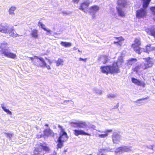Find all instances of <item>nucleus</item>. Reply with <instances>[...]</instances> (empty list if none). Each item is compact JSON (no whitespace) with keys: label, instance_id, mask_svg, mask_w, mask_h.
Returning <instances> with one entry per match:
<instances>
[{"label":"nucleus","instance_id":"21","mask_svg":"<svg viewBox=\"0 0 155 155\" xmlns=\"http://www.w3.org/2000/svg\"><path fill=\"white\" fill-rule=\"evenodd\" d=\"M117 13L118 15L121 16L123 17L125 15L124 12L122 11L121 8L119 7L116 8Z\"/></svg>","mask_w":155,"mask_h":155},{"label":"nucleus","instance_id":"13","mask_svg":"<svg viewBox=\"0 0 155 155\" xmlns=\"http://www.w3.org/2000/svg\"><path fill=\"white\" fill-rule=\"evenodd\" d=\"M131 81L134 84L138 86L144 87L145 84L144 82H141L140 80L134 78H131Z\"/></svg>","mask_w":155,"mask_h":155},{"label":"nucleus","instance_id":"6","mask_svg":"<svg viewBox=\"0 0 155 155\" xmlns=\"http://www.w3.org/2000/svg\"><path fill=\"white\" fill-rule=\"evenodd\" d=\"M38 147L35 148L34 150V153L33 155H39L40 152L42 150L46 152H49L50 149L49 147L46 145H44L43 144L41 143L38 144Z\"/></svg>","mask_w":155,"mask_h":155},{"label":"nucleus","instance_id":"10","mask_svg":"<svg viewBox=\"0 0 155 155\" xmlns=\"http://www.w3.org/2000/svg\"><path fill=\"white\" fill-rule=\"evenodd\" d=\"M143 59L147 62V63H145L144 64V68H143V70L146 69L152 66L153 64L150 61L151 58L150 57L143 58Z\"/></svg>","mask_w":155,"mask_h":155},{"label":"nucleus","instance_id":"2","mask_svg":"<svg viewBox=\"0 0 155 155\" xmlns=\"http://www.w3.org/2000/svg\"><path fill=\"white\" fill-rule=\"evenodd\" d=\"M58 127L60 130L59 136L57 140V148H61L64 145V143L66 141L68 138V136L67 133L65 131L63 127L59 124Z\"/></svg>","mask_w":155,"mask_h":155},{"label":"nucleus","instance_id":"44","mask_svg":"<svg viewBox=\"0 0 155 155\" xmlns=\"http://www.w3.org/2000/svg\"><path fill=\"white\" fill-rule=\"evenodd\" d=\"M79 0H73V1L74 2L78 3L79 2Z\"/></svg>","mask_w":155,"mask_h":155},{"label":"nucleus","instance_id":"33","mask_svg":"<svg viewBox=\"0 0 155 155\" xmlns=\"http://www.w3.org/2000/svg\"><path fill=\"white\" fill-rule=\"evenodd\" d=\"M5 134L7 137L11 138L13 136V134L11 133H5Z\"/></svg>","mask_w":155,"mask_h":155},{"label":"nucleus","instance_id":"14","mask_svg":"<svg viewBox=\"0 0 155 155\" xmlns=\"http://www.w3.org/2000/svg\"><path fill=\"white\" fill-rule=\"evenodd\" d=\"M89 4L90 3L87 1L84 2L81 4L79 9L84 12H86L87 11Z\"/></svg>","mask_w":155,"mask_h":155},{"label":"nucleus","instance_id":"20","mask_svg":"<svg viewBox=\"0 0 155 155\" xmlns=\"http://www.w3.org/2000/svg\"><path fill=\"white\" fill-rule=\"evenodd\" d=\"M137 61V60L136 58H131L127 61V64L129 65H132Z\"/></svg>","mask_w":155,"mask_h":155},{"label":"nucleus","instance_id":"36","mask_svg":"<svg viewBox=\"0 0 155 155\" xmlns=\"http://www.w3.org/2000/svg\"><path fill=\"white\" fill-rule=\"evenodd\" d=\"M44 137V134H37L36 135V138L38 139H39L41 138Z\"/></svg>","mask_w":155,"mask_h":155},{"label":"nucleus","instance_id":"18","mask_svg":"<svg viewBox=\"0 0 155 155\" xmlns=\"http://www.w3.org/2000/svg\"><path fill=\"white\" fill-rule=\"evenodd\" d=\"M89 9L90 13L92 12H96L98 11L99 8L97 5H94L91 6Z\"/></svg>","mask_w":155,"mask_h":155},{"label":"nucleus","instance_id":"4","mask_svg":"<svg viewBox=\"0 0 155 155\" xmlns=\"http://www.w3.org/2000/svg\"><path fill=\"white\" fill-rule=\"evenodd\" d=\"M8 44L5 42L2 43L0 45V53L1 54L12 59L15 58L16 55L13 53L8 52L6 48L8 47Z\"/></svg>","mask_w":155,"mask_h":155},{"label":"nucleus","instance_id":"9","mask_svg":"<svg viewBox=\"0 0 155 155\" xmlns=\"http://www.w3.org/2000/svg\"><path fill=\"white\" fill-rule=\"evenodd\" d=\"M73 132L74 134L78 136L79 135H87L90 136V134L85 132L84 131L81 130L75 129L73 130Z\"/></svg>","mask_w":155,"mask_h":155},{"label":"nucleus","instance_id":"48","mask_svg":"<svg viewBox=\"0 0 155 155\" xmlns=\"http://www.w3.org/2000/svg\"><path fill=\"white\" fill-rule=\"evenodd\" d=\"M67 151V150H64V152H66Z\"/></svg>","mask_w":155,"mask_h":155},{"label":"nucleus","instance_id":"24","mask_svg":"<svg viewBox=\"0 0 155 155\" xmlns=\"http://www.w3.org/2000/svg\"><path fill=\"white\" fill-rule=\"evenodd\" d=\"M101 58L103 59L104 61H103V63L104 64H105L108 62L109 59H108L107 56L105 55L101 57Z\"/></svg>","mask_w":155,"mask_h":155},{"label":"nucleus","instance_id":"3","mask_svg":"<svg viewBox=\"0 0 155 155\" xmlns=\"http://www.w3.org/2000/svg\"><path fill=\"white\" fill-rule=\"evenodd\" d=\"M151 0H141L143 2L142 6L141 8L137 10L136 12V17L138 19L145 17L147 15V8Z\"/></svg>","mask_w":155,"mask_h":155},{"label":"nucleus","instance_id":"42","mask_svg":"<svg viewBox=\"0 0 155 155\" xmlns=\"http://www.w3.org/2000/svg\"><path fill=\"white\" fill-rule=\"evenodd\" d=\"M115 97V96L114 94H112V95H110L108 97H112V98H114V97Z\"/></svg>","mask_w":155,"mask_h":155},{"label":"nucleus","instance_id":"1","mask_svg":"<svg viewBox=\"0 0 155 155\" xmlns=\"http://www.w3.org/2000/svg\"><path fill=\"white\" fill-rule=\"evenodd\" d=\"M101 71L103 73L108 74L119 73L120 72L117 61L113 62L112 65L102 66L100 67Z\"/></svg>","mask_w":155,"mask_h":155},{"label":"nucleus","instance_id":"28","mask_svg":"<svg viewBox=\"0 0 155 155\" xmlns=\"http://www.w3.org/2000/svg\"><path fill=\"white\" fill-rule=\"evenodd\" d=\"M3 110L9 115H12V113L9 110L6 109V108L4 107H2Z\"/></svg>","mask_w":155,"mask_h":155},{"label":"nucleus","instance_id":"5","mask_svg":"<svg viewBox=\"0 0 155 155\" xmlns=\"http://www.w3.org/2000/svg\"><path fill=\"white\" fill-rule=\"evenodd\" d=\"M140 39L137 38H135L134 41V43L131 45V47L133 48L134 51L137 54H140L142 52L143 48H141Z\"/></svg>","mask_w":155,"mask_h":155},{"label":"nucleus","instance_id":"37","mask_svg":"<svg viewBox=\"0 0 155 155\" xmlns=\"http://www.w3.org/2000/svg\"><path fill=\"white\" fill-rule=\"evenodd\" d=\"M29 60H31V61L32 62H33V63H34V62H35V60H34V59L35 58H35V57L33 58V57H29Z\"/></svg>","mask_w":155,"mask_h":155},{"label":"nucleus","instance_id":"35","mask_svg":"<svg viewBox=\"0 0 155 155\" xmlns=\"http://www.w3.org/2000/svg\"><path fill=\"white\" fill-rule=\"evenodd\" d=\"M114 44H117L120 46L122 44V43L121 41H114Z\"/></svg>","mask_w":155,"mask_h":155},{"label":"nucleus","instance_id":"26","mask_svg":"<svg viewBox=\"0 0 155 155\" xmlns=\"http://www.w3.org/2000/svg\"><path fill=\"white\" fill-rule=\"evenodd\" d=\"M150 8L152 14L154 16L153 19V20L155 21V6H151Z\"/></svg>","mask_w":155,"mask_h":155},{"label":"nucleus","instance_id":"38","mask_svg":"<svg viewBox=\"0 0 155 155\" xmlns=\"http://www.w3.org/2000/svg\"><path fill=\"white\" fill-rule=\"evenodd\" d=\"M46 67L48 70H50L51 69V67L49 65H47L46 63V65L45 66L44 65V66H43V67Z\"/></svg>","mask_w":155,"mask_h":155},{"label":"nucleus","instance_id":"27","mask_svg":"<svg viewBox=\"0 0 155 155\" xmlns=\"http://www.w3.org/2000/svg\"><path fill=\"white\" fill-rule=\"evenodd\" d=\"M106 150V149H100L98 150V155H104L103 153Z\"/></svg>","mask_w":155,"mask_h":155},{"label":"nucleus","instance_id":"19","mask_svg":"<svg viewBox=\"0 0 155 155\" xmlns=\"http://www.w3.org/2000/svg\"><path fill=\"white\" fill-rule=\"evenodd\" d=\"M112 138L113 142L116 143L117 142L119 141L120 137L118 134H114L112 136Z\"/></svg>","mask_w":155,"mask_h":155},{"label":"nucleus","instance_id":"17","mask_svg":"<svg viewBox=\"0 0 155 155\" xmlns=\"http://www.w3.org/2000/svg\"><path fill=\"white\" fill-rule=\"evenodd\" d=\"M126 0H118L117 1V5L122 8H124L127 5Z\"/></svg>","mask_w":155,"mask_h":155},{"label":"nucleus","instance_id":"29","mask_svg":"<svg viewBox=\"0 0 155 155\" xmlns=\"http://www.w3.org/2000/svg\"><path fill=\"white\" fill-rule=\"evenodd\" d=\"M114 38L116 39L118 41L121 42L124 41V39L122 36H120L118 37H115Z\"/></svg>","mask_w":155,"mask_h":155},{"label":"nucleus","instance_id":"25","mask_svg":"<svg viewBox=\"0 0 155 155\" xmlns=\"http://www.w3.org/2000/svg\"><path fill=\"white\" fill-rule=\"evenodd\" d=\"M16 7L12 6L9 9L8 12L9 14L11 15H14V11L15 10Z\"/></svg>","mask_w":155,"mask_h":155},{"label":"nucleus","instance_id":"11","mask_svg":"<svg viewBox=\"0 0 155 155\" xmlns=\"http://www.w3.org/2000/svg\"><path fill=\"white\" fill-rule=\"evenodd\" d=\"M7 33H8L10 37L13 38L18 37L19 35L17 34L13 27L10 29L8 30Z\"/></svg>","mask_w":155,"mask_h":155},{"label":"nucleus","instance_id":"47","mask_svg":"<svg viewBox=\"0 0 155 155\" xmlns=\"http://www.w3.org/2000/svg\"><path fill=\"white\" fill-rule=\"evenodd\" d=\"M78 52H81L82 51H80L79 50H78Z\"/></svg>","mask_w":155,"mask_h":155},{"label":"nucleus","instance_id":"15","mask_svg":"<svg viewBox=\"0 0 155 155\" xmlns=\"http://www.w3.org/2000/svg\"><path fill=\"white\" fill-rule=\"evenodd\" d=\"M30 35L32 38L35 39L38 38L39 37L38 30L35 29H33Z\"/></svg>","mask_w":155,"mask_h":155},{"label":"nucleus","instance_id":"32","mask_svg":"<svg viewBox=\"0 0 155 155\" xmlns=\"http://www.w3.org/2000/svg\"><path fill=\"white\" fill-rule=\"evenodd\" d=\"M139 69V67L138 66H137L133 69V71H134L137 72Z\"/></svg>","mask_w":155,"mask_h":155},{"label":"nucleus","instance_id":"45","mask_svg":"<svg viewBox=\"0 0 155 155\" xmlns=\"http://www.w3.org/2000/svg\"><path fill=\"white\" fill-rule=\"evenodd\" d=\"M45 126L47 127H48V124H46L45 125Z\"/></svg>","mask_w":155,"mask_h":155},{"label":"nucleus","instance_id":"30","mask_svg":"<svg viewBox=\"0 0 155 155\" xmlns=\"http://www.w3.org/2000/svg\"><path fill=\"white\" fill-rule=\"evenodd\" d=\"M150 35L155 38V30L151 29L150 30Z\"/></svg>","mask_w":155,"mask_h":155},{"label":"nucleus","instance_id":"8","mask_svg":"<svg viewBox=\"0 0 155 155\" xmlns=\"http://www.w3.org/2000/svg\"><path fill=\"white\" fill-rule=\"evenodd\" d=\"M38 60H35L34 64L38 67L43 68V66L46 65V62L44 59L42 58H39L37 56H35Z\"/></svg>","mask_w":155,"mask_h":155},{"label":"nucleus","instance_id":"7","mask_svg":"<svg viewBox=\"0 0 155 155\" xmlns=\"http://www.w3.org/2000/svg\"><path fill=\"white\" fill-rule=\"evenodd\" d=\"M71 126L74 128H84L87 125L86 122L83 121H78L76 122H71L70 123Z\"/></svg>","mask_w":155,"mask_h":155},{"label":"nucleus","instance_id":"43","mask_svg":"<svg viewBox=\"0 0 155 155\" xmlns=\"http://www.w3.org/2000/svg\"><path fill=\"white\" fill-rule=\"evenodd\" d=\"M112 130L111 129H110V130H108L106 131V133H109V132H112Z\"/></svg>","mask_w":155,"mask_h":155},{"label":"nucleus","instance_id":"34","mask_svg":"<svg viewBox=\"0 0 155 155\" xmlns=\"http://www.w3.org/2000/svg\"><path fill=\"white\" fill-rule=\"evenodd\" d=\"M108 135V133H106V134H99L98 136L99 137L101 138H104L107 136Z\"/></svg>","mask_w":155,"mask_h":155},{"label":"nucleus","instance_id":"22","mask_svg":"<svg viewBox=\"0 0 155 155\" xmlns=\"http://www.w3.org/2000/svg\"><path fill=\"white\" fill-rule=\"evenodd\" d=\"M61 44L65 47H70L71 46V43L61 41Z\"/></svg>","mask_w":155,"mask_h":155},{"label":"nucleus","instance_id":"12","mask_svg":"<svg viewBox=\"0 0 155 155\" xmlns=\"http://www.w3.org/2000/svg\"><path fill=\"white\" fill-rule=\"evenodd\" d=\"M43 133L44 137L51 136L53 137L54 136V133L50 128L45 129L43 131Z\"/></svg>","mask_w":155,"mask_h":155},{"label":"nucleus","instance_id":"41","mask_svg":"<svg viewBox=\"0 0 155 155\" xmlns=\"http://www.w3.org/2000/svg\"><path fill=\"white\" fill-rule=\"evenodd\" d=\"M44 30L45 31H47L48 32V33H50V32L51 31L50 30H47L45 28H44Z\"/></svg>","mask_w":155,"mask_h":155},{"label":"nucleus","instance_id":"31","mask_svg":"<svg viewBox=\"0 0 155 155\" xmlns=\"http://www.w3.org/2000/svg\"><path fill=\"white\" fill-rule=\"evenodd\" d=\"M38 25L39 26H41V28L44 29V28H45L44 27L45 26L43 24V23L39 21L38 23Z\"/></svg>","mask_w":155,"mask_h":155},{"label":"nucleus","instance_id":"39","mask_svg":"<svg viewBox=\"0 0 155 155\" xmlns=\"http://www.w3.org/2000/svg\"><path fill=\"white\" fill-rule=\"evenodd\" d=\"M79 60L80 61H86V60H87V58H84V59H83L81 58H79Z\"/></svg>","mask_w":155,"mask_h":155},{"label":"nucleus","instance_id":"23","mask_svg":"<svg viewBox=\"0 0 155 155\" xmlns=\"http://www.w3.org/2000/svg\"><path fill=\"white\" fill-rule=\"evenodd\" d=\"M64 61L62 59L59 58L56 62V66H58L60 65H63Z\"/></svg>","mask_w":155,"mask_h":155},{"label":"nucleus","instance_id":"40","mask_svg":"<svg viewBox=\"0 0 155 155\" xmlns=\"http://www.w3.org/2000/svg\"><path fill=\"white\" fill-rule=\"evenodd\" d=\"M148 97H146L145 98H141L140 99L138 100L137 101H139L143 100H145V99H148Z\"/></svg>","mask_w":155,"mask_h":155},{"label":"nucleus","instance_id":"16","mask_svg":"<svg viewBox=\"0 0 155 155\" xmlns=\"http://www.w3.org/2000/svg\"><path fill=\"white\" fill-rule=\"evenodd\" d=\"M8 26L7 24L0 25V31L6 33L8 30Z\"/></svg>","mask_w":155,"mask_h":155},{"label":"nucleus","instance_id":"49","mask_svg":"<svg viewBox=\"0 0 155 155\" xmlns=\"http://www.w3.org/2000/svg\"><path fill=\"white\" fill-rule=\"evenodd\" d=\"M154 50H155V48L154 49Z\"/></svg>","mask_w":155,"mask_h":155},{"label":"nucleus","instance_id":"46","mask_svg":"<svg viewBox=\"0 0 155 155\" xmlns=\"http://www.w3.org/2000/svg\"><path fill=\"white\" fill-rule=\"evenodd\" d=\"M50 155H57L56 153H53V154H51Z\"/></svg>","mask_w":155,"mask_h":155}]
</instances>
